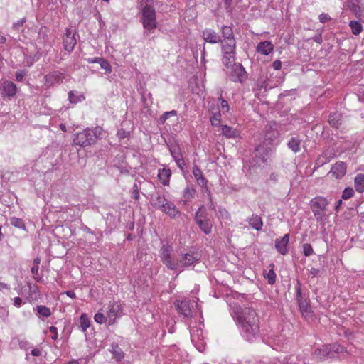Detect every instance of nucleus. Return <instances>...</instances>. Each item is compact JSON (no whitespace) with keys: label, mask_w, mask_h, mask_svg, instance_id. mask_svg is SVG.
<instances>
[{"label":"nucleus","mask_w":364,"mask_h":364,"mask_svg":"<svg viewBox=\"0 0 364 364\" xmlns=\"http://www.w3.org/2000/svg\"><path fill=\"white\" fill-rule=\"evenodd\" d=\"M274 264H270L269 267H271V269L268 272L264 270L263 273L264 277L267 279L269 284H273L276 282V274L274 271Z\"/></svg>","instance_id":"37"},{"label":"nucleus","mask_w":364,"mask_h":364,"mask_svg":"<svg viewBox=\"0 0 364 364\" xmlns=\"http://www.w3.org/2000/svg\"><path fill=\"white\" fill-rule=\"evenodd\" d=\"M328 204L329 201L323 196H316L310 200V208L317 222L323 220Z\"/></svg>","instance_id":"7"},{"label":"nucleus","mask_w":364,"mask_h":364,"mask_svg":"<svg viewBox=\"0 0 364 364\" xmlns=\"http://www.w3.org/2000/svg\"><path fill=\"white\" fill-rule=\"evenodd\" d=\"M99 64L101 68L105 70L106 74H110L112 72V66L110 65L109 63L105 58H102V59L100 60Z\"/></svg>","instance_id":"44"},{"label":"nucleus","mask_w":364,"mask_h":364,"mask_svg":"<svg viewBox=\"0 0 364 364\" xmlns=\"http://www.w3.org/2000/svg\"><path fill=\"white\" fill-rule=\"evenodd\" d=\"M223 53V63L229 68L235 61L236 41L225 40L220 42Z\"/></svg>","instance_id":"6"},{"label":"nucleus","mask_w":364,"mask_h":364,"mask_svg":"<svg viewBox=\"0 0 364 364\" xmlns=\"http://www.w3.org/2000/svg\"><path fill=\"white\" fill-rule=\"evenodd\" d=\"M210 121L211 123V125L213 127H218L220 126V122H221V114L220 112L218 111L215 113H213L212 116L210 117Z\"/></svg>","instance_id":"43"},{"label":"nucleus","mask_w":364,"mask_h":364,"mask_svg":"<svg viewBox=\"0 0 364 364\" xmlns=\"http://www.w3.org/2000/svg\"><path fill=\"white\" fill-rule=\"evenodd\" d=\"M355 188L358 193L364 192V174H358L354 179Z\"/></svg>","instance_id":"35"},{"label":"nucleus","mask_w":364,"mask_h":364,"mask_svg":"<svg viewBox=\"0 0 364 364\" xmlns=\"http://www.w3.org/2000/svg\"><path fill=\"white\" fill-rule=\"evenodd\" d=\"M302 250L304 255L306 257L311 256L314 253L313 247L309 243H304L302 245Z\"/></svg>","instance_id":"45"},{"label":"nucleus","mask_w":364,"mask_h":364,"mask_svg":"<svg viewBox=\"0 0 364 364\" xmlns=\"http://www.w3.org/2000/svg\"><path fill=\"white\" fill-rule=\"evenodd\" d=\"M197 182H198V184L199 186H200L202 187H204V186H206L208 181L206 180V178L203 176H202V178H200L198 180H197Z\"/></svg>","instance_id":"61"},{"label":"nucleus","mask_w":364,"mask_h":364,"mask_svg":"<svg viewBox=\"0 0 364 364\" xmlns=\"http://www.w3.org/2000/svg\"><path fill=\"white\" fill-rule=\"evenodd\" d=\"M168 201L164 196L156 193V195L151 196V204L152 205L161 210L162 208H164V205Z\"/></svg>","instance_id":"23"},{"label":"nucleus","mask_w":364,"mask_h":364,"mask_svg":"<svg viewBox=\"0 0 364 364\" xmlns=\"http://www.w3.org/2000/svg\"><path fill=\"white\" fill-rule=\"evenodd\" d=\"M111 353L113 354L114 358L117 360L120 361L124 358V354L122 350L116 343L111 345Z\"/></svg>","instance_id":"36"},{"label":"nucleus","mask_w":364,"mask_h":364,"mask_svg":"<svg viewBox=\"0 0 364 364\" xmlns=\"http://www.w3.org/2000/svg\"><path fill=\"white\" fill-rule=\"evenodd\" d=\"M49 331L52 333L51 338L53 340H57L58 337V333L57 328H55V326H50L49 328Z\"/></svg>","instance_id":"57"},{"label":"nucleus","mask_w":364,"mask_h":364,"mask_svg":"<svg viewBox=\"0 0 364 364\" xmlns=\"http://www.w3.org/2000/svg\"><path fill=\"white\" fill-rule=\"evenodd\" d=\"M174 304L178 313L185 318H191L198 306L195 300H176Z\"/></svg>","instance_id":"9"},{"label":"nucleus","mask_w":364,"mask_h":364,"mask_svg":"<svg viewBox=\"0 0 364 364\" xmlns=\"http://www.w3.org/2000/svg\"><path fill=\"white\" fill-rule=\"evenodd\" d=\"M347 353L345 347L334 343L317 348L314 352V356L319 360H326L328 359H340Z\"/></svg>","instance_id":"4"},{"label":"nucleus","mask_w":364,"mask_h":364,"mask_svg":"<svg viewBox=\"0 0 364 364\" xmlns=\"http://www.w3.org/2000/svg\"><path fill=\"white\" fill-rule=\"evenodd\" d=\"M232 314L241 336L247 341H253L259 336V321L255 310L251 307L234 304Z\"/></svg>","instance_id":"1"},{"label":"nucleus","mask_w":364,"mask_h":364,"mask_svg":"<svg viewBox=\"0 0 364 364\" xmlns=\"http://www.w3.org/2000/svg\"><path fill=\"white\" fill-rule=\"evenodd\" d=\"M219 213L224 218H228L230 216L229 213L225 208H219Z\"/></svg>","instance_id":"59"},{"label":"nucleus","mask_w":364,"mask_h":364,"mask_svg":"<svg viewBox=\"0 0 364 364\" xmlns=\"http://www.w3.org/2000/svg\"><path fill=\"white\" fill-rule=\"evenodd\" d=\"M177 112L176 110H171L170 112H164L160 117V122L161 123H165V122L172 116H176Z\"/></svg>","instance_id":"47"},{"label":"nucleus","mask_w":364,"mask_h":364,"mask_svg":"<svg viewBox=\"0 0 364 364\" xmlns=\"http://www.w3.org/2000/svg\"><path fill=\"white\" fill-rule=\"evenodd\" d=\"M354 195V190L352 188H346L342 193V198L344 200H348L352 198Z\"/></svg>","instance_id":"46"},{"label":"nucleus","mask_w":364,"mask_h":364,"mask_svg":"<svg viewBox=\"0 0 364 364\" xmlns=\"http://www.w3.org/2000/svg\"><path fill=\"white\" fill-rule=\"evenodd\" d=\"M94 319L96 323L102 324L107 321V317L105 316V315L102 313L98 312L95 315Z\"/></svg>","instance_id":"49"},{"label":"nucleus","mask_w":364,"mask_h":364,"mask_svg":"<svg viewBox=\"0 0 364 364\" xmlns=\"http://www.w3.org/2000/svg\"><path fill=\"white\" fill-rule=\"evenodd\" d=\"M48 28L46 26H41L39 28L36 38L39 44L45 45L48 39Z\"/></svg>","instance_id":"31"},{"label":"nucleus","mask_w":364,"mask_h":364,"mask_svg":"<svg viewBox=\"0 0 364 364\" xmlns=\"http://www.w3.org/2000/svg\"><path fill=\"white\" fill-rule=\"evenodd\" d=\"M289 234H285L282 238L277 239L275 241V248L277 251L282 255H286L289 252Z\"/></svg>","instance_id":"17"},{"label":"nucleus","mask_w":364,"mask_h":364,"mask_svg":"<svg viewBox=\"0 0 364 364\" xmlns=\"http://www.w3.org/2000/svg\"><path fill=\"white\" fill-rule=\"evenodd\" d=\"M356 1H351L350 3H349V9L353 11L354 13L357 14L358 12L360 11V7L359 6L356 4L355 2Z\"/></svg>","instance_id":"56"},{"label":"nucleus","mask_w":364,"mask_h":364,"mask_svg":"<svg viewBox=\"0 0 364 364\" xmlns=\"http://www.w3.org/2000/svg\"><path fill=\"white\" fill-rule=\"evenodd\" d=\"M10 223L11 225L18 228L19 229L24 230L26 228L25 223L23 220L21 218L12 217L10 219Z\"/></svg>","instance_id":"42"},{"label":"nucleus","mask_w":364,"mask_h":364,"mask_svg":"<svg viewBox=\"0 0 364 364\" xmlns=\"http://www.w3.org/2000/svg\"><path fill=\"white\" fill-rule=\"evenodd\" d=\"M141 23L144 28V36H148L157 27L156 9L153 0H141L139 2Z\"/></svg>","instance_id":"2"},{"label":"nucleus","mask_w":364,"mask_h":364,"mask_svg":"<svg viewBox=\"0 0 364 364\" xmlns=\"http://www.w3.org/2000/svg\"><path fill=\"white\" fill-rule=\"evenodd\" d=\"M346 172V166L343 162L336 163L331 168L330 173L336 178H342Z\"/></svg>","instance_id":"22"},{"label":"nucleus","mask_w":364,"mask_h":364,"mask_svg":"<svg viewBox=\"0 0 364 364\" xmlns=\"http://www.w3.org/2000/svg\"><path fill=\"white\" fill-rule=\"evenodd\" d=\"M272 67L275 70H279L282 68V63L280 60H277L273 62Z\"/></svg>","instance_id":"60"},{"label":"nucleus","mask_w":364,"mask_h":364,"mask_svg":"<svg viewBox=\"0 0 364 364\" xmlns=\"http://www.w3.org/2000/svg\"><path fill=\"white\" fill-rule=\"evenodd\" d=\"M35 311H36V315L40 318L42 317L48 318L51 315L50 309L44 305L36 306V307L35 308Z\"/></svg>","instance_id":"33"},{"label":"nucleus","mask_w":364,"mask_h":364,"mask_svg":"<svg viewBox=\"0 0 364 364\" xmlns=\"http://www.w3.org/2000/svg\"><path fill=\"white\" fill-rule=\"evenodd\" d=\"M295 290H296V299L297 301V303L306 299L302 294L301 283L299 280L296 281V283L295 285Z\"/></svg>","instance_id":"41"},{"label":"nucleus","mask_w":364,"mask_h":364,"mask_svg":"<svg viewBox=\"0 0 364 364\" xmlns=\"http://www.w3.org/2000/svg\"><path fill=\"white\" fill-rule=\"evenodd\" d=\"M309 272L311 274V275L313 277H316L319 272H320V269H317V268H314V267H311L310 269H309Z\"/></svg>","instance_id":"62"},{"label":"nucleus","mask_w":364,"mask_h":364,"mask_svg":"<svg viewBox=\"0 0 364 364\" xmlns=\"http://www.w3.org/2000/svg\"><path fill=\"white\" fill-rule=\"evenodd\" d=\"M191 340L198 351L203 352L206 346V342L203 334V330L200 328H193L191 331Z\"/></svg>","instance_id":"13"},{"label":"nucleus","mask_w":364,"mask_h":364,"mask_svg":"<svg viewBox=\"0 0 364 364\" xmlns=\"http://www.w3.org/2000/svg\"><path fill=\"white\" fill-rule=\"evenodd\" d=\"M31 354L33 356H40L41 355V350L38 348H34L31 350Z\"/></svg>","instance_id":"64"},{"label":"nucleus","mask_w":364,"mask_h":364,"mask_svg":"<svg viewBox=\"0 0 364 364\" xmlns=\"http://www.w3.org/2000/svg\"><path fill=\"white\" fill-rule=\"evenodd\" d=\"M122 316V306L117 302L110 303L108 306L107 318L109 324H114L117 319Z\"/></svg>","instance_id":"16"},{"label":"nucleus","mask_w":364,"mask_h":364,"mask_svg":"<svg viewBox=\"0 0 364 364\" xmlns=\"http://www.w3.org/2000/svg\"><path fill=\"white\" fill-rule=\"evenodd\" d=\"M22 304V299L20 297H15L14 299V305L16 307H20Z\"/></svg>","instance_id":"63"},{"label":"nucleus","mask_w":364,"mask_h":364,"mask_svg":"<svg viewBox=\"0 0 364 364\" xmlns=\"http://www.w3.org/2000/svg\"><path fill=\"white\" fill-rule=\"evenodd\" d=\"M222 41L235 40L232 27L228 26H223L221 28Z\"/></svg>","instance_id":"34"},{"label":"nucleus","mask_w":364,"mask_h":364,"mask_svg":"<svg viewBox=\"0 0 364 364\" xmlns=\"http://www.w3.org/2000/svg\"><path fill=\"white\" fill-rule=\"evenodd\" d=\"M349 26L350 27L352 33L354 35H359L363 30L361 23L356 21H351L349 23Z\"/></svg>","instance_id":"40"},{"label":"nucleus","mask_w":364,"mask_h":364,"mask_svg":"<svg viewBox=\"0 0 364 364\" xmlns=\"http://www.w3.org/2000/svg\"><path fill=\"white\" fill-rule=\"evenodd\" d=\"M269 151L270 148L262 144L255 148L254 154L255 157L259 158L262 162L264 163L269 158Z\"/></svg>","instance_id":"19"},{"label":"nucleus","mask_w":364,"mask_h":364,"mask_svg":"<svg viewBox=\"0 0 364 364\" xmlns=\"http://www.w3.org/2000/svg\"><path fill=\"white\" fill-rule=\"evenodd\" d=\"M193 174L196 181L203 176L202 171L197 165H194L193 167Z\"/></svg>","instance_id":"51"},{"label":"nucleus","mask_w":364,"mask_h":364,"mask_svg":"<svg viewBox=\"0 0 364 364\" xmlns=\"http://www.w3.org/2000/svg\"><path fill=\"white\" fill-rule=\"evenodd\" d=\"M319 21L322 23H326L331 20L330 16L327 14L322 13L318 16Z\"/></svg>","instance_id":"54"},{"label":"nucleus","mask_w":364,"mask_h":364,"mask_svg":"<svg viewBox=\"0 0 364 364\" xmlns=\"http://www.w3.org/2000/svg\"><path fill=\"white\" fill-rule=\"evenodd\" d=\"M17 92L16 85L8 80L1 79L0 80V94L3 97L13 98Z\"/></svg>","instance_id":"15"},{"label":"nucleus","mask_w":364,"mask_h":364,"mask_svg":"<svg viewBox=\"0 0 364 364\" xmlns=\"http://www.w3.org/2000/svg\"><path fill=\"white\" fill-rule=\"evenodd\" d=\"M43 79L44 85L50 88L63 83L65 79V75L59 70H53L46 74Z\"/></svg>","instance_id":"14"},{"label":"nucleus","mask_w":364,"mask_h":364,"mask_svg":"<svg viewBox=\"0 0 364 364\" xmlns=\"http://www.w3.org/2000/svg\"><path fill=\"white\" fill-rule=\"evenodd\" d=\"M301 140L296 136L291 137L287 143L288 147L294 153H297L301 149Z\"/></svg>","instance_id":"32"},{"label":"nucleus","mask_w":364,"mask_h":364,"mask_svg":"<svg viewBox=\"0 0 364 364\" xmlns=\"http://www.w3.org/2000/svg\"><path fill=\"white\" fill-rule=\"evenodd\" d=\"M196 193V190L192 186H187L183 191V198L185 202L191 200Z\"/></svg>","instance_id":"39"},{"label":"nucleus","mask_w":364,"mask_h":364,"mask_svg":"<svg viewBox=\"0 0 364 364\" xmlns=\"http://www.w3.org/2000/svg\"><path fill=\"white\" fill-rule=\"evenodd\" d=\"M298 305L303 316L305 318H310L313 316V312L307 299L299 302Z\"/></svg>","instance_id":"25"},{"label":"nucleus","mask_w":364,"mask_h":364,"mask_svg":"<svg viewBox=\"0 0 364 364\" xmlns=\"http://www.w3.org/2000/svg\"><path fill=\"white\" fill-rule=\"evenodd\" d=\"M204 41L210 43H218L222 41L221 36L213 29H205L202 32Z\"/></svg>","instance_id":"18"},{"label":"nucleus","mask_w":364,"mask_h":364,"mask_svg":"<svg viewBox=\"0 0 364 364\" xmlns=\"http://www.w3.org/2000/svg\"><path fill=\"white\" fill-rule=\"evenodd\" d=\"M219 100L220 101V106L223 110V112H228L230 109L229 104L227 100H224L222 97V95L220 94V97H219Z\"/></svg>","instance_id":"52"},{"label":"nucleus","mask_w":364,"mask_h":364,"mask_svg":"<svg viewBox=\"0 0 364 364\" xmlns=\"http://www.w3.org/2000/svg\"><path fill=\"white\" fill-rule=\"evenodd\" d=\"M68 100H69L70 102H71L73 104H76L81 101V96L75 95L73 91H70L68 92Z\"/></svg>","instance_id":"48"},{"label":"nucleus","mask_w":364,"mask_h":364,"mask_svg":"<svg viewBox=\"0 0 364 364\" xmlns=\"http://www.w3.org/2000/svg\"><path fill=\"white\" fill-rule=\"evenodd\" d=\"M169 151L173 160L183 157L181 149L177 144L169 146Z\"/></svg>","instance_id":"38"},{"label":"nucleus","mask_w":364,"mask_h":364,"mask_svg":"<svg viewBox=\"0 0 364 364\" xmlns=\"http://www.w3.org/2000/svg\"><path fill=\"white\" fill-rule=\"evenodd\" d=\"M104 129L99 126L93 128H87L76 134L73 139L75 145L85 147L96 143L99 139H102L105 134Z\"/></svg>","instance_id":"3"},{"label":"nucleus","mask_w":364,"mask_h":364,"mask_svg":"<svg viewBox=\"0 0 364 364\" xmlns=\"http://www.w3.org/2000/svg\"><path fill=\"white\" fill-rule=\"evenodd\" d=\"M203 206L199 208L195 215V220L199 226L201 231L205 235H209L212 232L213 225L211 221L202 213Z\"/></svg>","instance_id":"12"},{"label":"nucleus","mask_w":364,"mask_h":364,"mask_svg":"<svg viewBox=\"0 0 364 364\" xmlns=\"http://www.w3.org/2000/svg\"><path fill=\"white\" fill-rule=\"evenodd\" d=\"M229 68L231 70L228 73V77L233 82L243 83L247 78V74L241 63L235 62Z\"/></svg>","instance_id":"11"},{"label":"nucleus","mask_w":364,"mask_h":364,"mask_svg":"<svg viewBox=\"0 0 364 364\" xmlns=\"http://www.w3.org/2000/svg\"><path fill=\"white\" fill-rule=\"evenodd\" d=\"M78 34L75 29L67 28L62 36L63 46L65 51L70 53L74 50L77 44V37Z\"/></svg>","instance_id":"10"},{"label":"nucleus","mask_w":364,"mask_h":364,"mask_svg":"<svg viewBox=\"0 0 364 364\" xmlns=\"http://www.w3.org/2000/svg\"><path fill=\"white\" fill-rule=\"evenodd\" d=\"M342 114L339 112H333L328 117L329 124L336 129H338L341 125Z\"/></svg>","instance_id":"27"},{"label":"nucleus","mask_w":364,"mask_h":364,"mask_svg":"<svg viewBox=\"0 0 364 364\" xmlns=\"http://www.w3.org/2000/svg\"><path fill=\"white\" fill-rule=\"evenodd\" d=\"M159 257L161 262L166 266V267L170 270H178V257H176L173 254V246L166 242L164 244L159 250Z\"/></svg>","instance_id":"5"},{"label":"nucleus","mask_w":364,"mask_h":364,"mask_svg":"<svg viewBox=\"0 0 364 364\" xmlns=\"http://www.w3.org/2000/svg\"><path fill=\"white\" fill-rule=\"evenodd\" d=\"M175 162L177 164V166L181 170L184 171L185 168H186V163L185 162V160L183 159V156L179 159H177L174 160Z\"/></svg>","instance_id":"53"},{"label":"nucleus","mask_w":364,"mask_h":364,"mask_svg":"<svg viewBox=\"0 0 364 364\" xmlns=\"http://www.w3.org/2000/svg\"><path fill=\"white\" fill-rule=\"evenodd\" d=\"M133 191H132V197L138 200L139 198V187L137 183H134L132 187Z\"/></svg>","instance_id":"55"},{"label":"nucleus","mask_w":364,"mask_h":364,"mask_svg":"<svg viewBox=\"0 0 364 364\" xmlns=\"http://www.w3.org/2000/svg\"><path fill=\"white\" fill-rule=\"evenodd\" d=\"M200 259L198 253L196 252H190L186 253H181L178 255V270L181 272L186 269L189 268L192 265L198 263Z\"/></svg>","instance_id":"8"},{"label":"nucleus","mask_w":364,"mask_h":364,"mask_svg":"<svg viewBox=\"0 0 364 364\" xmlns=\"http://www.w3.org/2000/svg\"><path fill=\"white\" fill-rule=\"evenodd\" d=\"M171 176V172L168 168H162L159 170L158 177L164 186H168L169 184Z\"/></svg>","instance_id":"28"},{"label":"nucleus","mask_w":364,"mask_h":364,"mask_svg":"<svg viewBox=\"0 0 364 364\" xmlns=\"http://www.w3.org/2000/svg\"><path fill=\"white\" fill-rule=\"evenodd\" d=\"M40 262L41 259L39 257L35 258L33 262V267H31V272L33 274V278L36 282H42L43 278L38 273Z\"/></svg>","instance_id":"29"},{"label":"nucleus","mask_w":364,"mask_h":364,"mask_svg":"<svg viewBox=\"0 0 364 364\" xmlns=\"http://www.w3.org/2000/svg\"><path fill=\"white\" fill-rule=\"evenodd\" d=\"M161 210L171 218H176L181 215V212L175 204L169 200L166 203V205H164V208H162Z\"/></svg>","instance_id":"20"},{"label":"nucleus","mask_w":364,"mask_h":364,"mask_svg":"<svg viewBox=\"0 0 364 364\" xmlns=\"http://www.w3.org/2000/svg\"><path fill=\"white\" fill-rule=\"evenodd\" d=\"M248 223L253 229L259 231L262 229L263 222L260 216L253 214L249 219Z\"/></svg>","instance_id":"26"},{"label":"nucleus","mask_w":364,"mask_h":364,"mask_svg":"<svg viewBox=\"0 0 364 364\" xmlns=\"http://www.w3.org/2000/svg\"><path fill=\"white\" fill-rule=\"evenodd\" d=\"M273 50L274 45L269 41H262L256 47L257 52L264 55H269Z\"/></svg>","instance_id":"21"},{"label":"nucleus","mask_w":364,"mask_h":364,"mask_svg":"<svg viewBox=\"0 0 364 364\" xmlns=\"http://www.w3.org/2000/svg\"><path fill=\"white\" fill-rule=\"evenodd\" d=\"M25 21H26L25 18H21L20 20H18L16 22L14 23L13 28L14 29L18 30L19 28H21L23 25Z\"/></svg>","instance_id":"58"},{"label":"nucleus","mask_w":364,"mask_h":364,"mask_svg":"<svg viewBox=\"0 0 364 364\" xmlns=\"http://www.w3.org/2000/svg\"><path fill=\"white\" fill-rule=\"evenodd\" d=\"M222 134L228 139H236L240 136V132L228 125L221 126Z\"/></svg>","instance_id":"24"},{"label":"nucleus","mask_w":364,"mask_h":364,"mask_svg":"<svg viewBox=\"0 0 364 364\" xmlns=\"http://www.w3.org/2000/svg\"><path fill=\"white\" fill-rule=\"evenodd\" d=\"M27 74L26 70H18L15 73L16 80L18 82H22Z\"/></svg>","instance_id":"50"},{"label":"nucleus","mask_w":364,"mask_h":364,"mask_svg":"<svg viewBox=\"0 0 364 364\" xmlns=\"http://www.w3.org/2000/svg\"><path fill=\"white\" fill-rule=\"evenodd\" d=\"M90 320L87 314L83 313L79 318L78 328L83 332L86 333L87 329L90 326Z\"/></svg>","instance_id":"30"}]
</instances>
